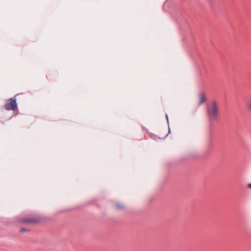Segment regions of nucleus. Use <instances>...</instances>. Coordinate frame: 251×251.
Returning a JSON list of instances; mask_svg holds the SVG:
<instances>
[{"mask_svg":"<svg viewBox=\"0 0 251 251\" xmlns=\"http://www.w3.org/2000/svg\"><path fill=\"white\" fill-rule=\"evenodd\" d=\"M207 115L210 121H216L219 115V106L215 101L211 102L207 108Z\"/></svg>","mask_w":251,"mask_h":251,"instance_id":"f257e3e1","label":"nucleus"},{"mask_svg":"<svg viewBox=\"0 0 251 251\" xmlns=\"http://www.w3.org/2000/svg\"><path fill=\"white\" fill-rule=\"evenodd\" d=\"M5 108L7 110H14L17 108V103L16 100H13V99H10L8 100L5 104Z\"/></svg>","mask_w":251,"mask_h":251,"instance_id":"f03ea898","label":"nucleus"},{"mask_svg":"<svg viewBox=\"0 0 251 251\" xmlns=\"http://www.w3.org/2000/svg\"><path fill=\"white\" fill-rule=\"evenodd\" d=\"M199 105L204 103L206 100L205 95L204 93H201L199 96Z\"/></svg>","mask_w":251,"mask_h":251,"instance_id":"7ed1b4c3","label":"nucleus"},{"mask_svg":"<svg viewBox=\"0 0 251 251\" xmlns=\"http://www.w3.org/2000/svg\"><path fill=\"white\" fill-rule=\"evenodd\" d=\"M117 208L120 209L124 208L125 207V206L123 204H118L116 205Z\"/></svg>","mask_w":251,"mask_h":251,"instance_id":"20e7f679","label":"nucleus"},{"mask_svg":"<svg viewBox=\"0 0 251 251\" xmlns=\"http://www.w3.org/2000/svg\"><path fill=\"white\" fill-rule=\"evenodd\" d=\"M247 107L249 111H251V101H249L247 104Z\"/></svg>","mask_w":251,"mask_h":251,"instance_id":"39448f33","label":"nucleus"},{"mask_svg":"<svg viewBox=\"0 0 251 251\" xmlns=\"http://www.w3.org/2000/svg\"><path fill=\"white\" fill-rule=\"evenodd\" d=\"M32 221V220H31V219H25V223H30V222H31Z\"/></svg>","mask_w":251,"mask_h":251,"instance_id":"423d86ee","label":"nucleus"},{"mask_svg":"<svg viewBox=\"0 0 251 251\" xmlns=\"http://www.w3.org/2000/svg\"><path fill=\"white\" fill-rule=\"evenodd\" d=\"M25 231H26V230L25 229V228H22V229H21V232H25Z\"/></svg>","mask_w":251,"mask_h":251,"instance_id":"0eeeda50","label":"nucleus"},{"mask_svg":"<svg viewBox=\"0 0 251 251\" xmlns=\"http://www.w3.org/2000/svg\"><path fill=\"white\" fill-rule=\"evenodd\" d=\"M249 187L251 188V183L249 184Z\"/></svg>","mask_w":251,"mask_h":251,"instance_id":"6e6552de","label":"nucleus"}]
</instances>
